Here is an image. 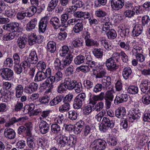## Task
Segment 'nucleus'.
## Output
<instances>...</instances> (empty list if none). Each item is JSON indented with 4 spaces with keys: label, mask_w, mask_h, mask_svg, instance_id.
<instances>
[{
    "label": "nucleus",
    "mask_w": 150,
    "mask_h": 150,
    "mask_svg": "<svg viewBox=\"0 0 150 150\" xmlns=\"http://www.w3.org/2000/svg\"><path fill=\"white\" fill-rule=\"evenodd\" d=\"M59 145L60 146H70L73 147L76 142V137L74 136L68 137L61 136L59 138Z\"/></svg>",
    "instance_id": "nucleus-1"
},
{
    "label": "nucleus",
    "mask_w": 150,
    "mask_h": 150,
    "mask_svg": "<svg viewBox=\"0 0 150 150\" xmlns=\"http://www.w3.org/2000/svg\"><path fill=\"white\" fill-rule=\"evenodd\" d=\"M106 145L107 143L104 140L98 139L91 142L90 147L93 150H103Z\"/></svg>",
    "instance_id": "nucleus-2"
},
{
    "label": "nucleus",
    "mask_w": 150,
    "mask_h": 150,
    "mask_svg": "<svg viewBox=\"0 0 150 150\" xmlns=\"http://www.w3.org/2000/svg\"><path fill=\"white\" fill-rule=\"evenodd\" d=\"M86 95L84 93L79 94L74 99L73 106L74 108L78 109L82 106L83 103L85 102Z\"/></svg>",
    "instance_id": "nucleus-3"
},
{
    "label": "nucleus",
    "mask_w": 150,
    "mask_h": 150,
    "mask_svg": "<svg viewBox=\"0 0 150 150\" xmlns=\"http://www.w3.org/2000/svg\"><path fill=\"white\" fill-rule=\"evenodd\" d=\"M114 126V123L112 120H110L106 117H104L102 120V123L99 127L101 131L105 132L109 128H112Z\"/></svg>",
    "instance_id": "nucleus-4"
},
{
    "label": "nucleus",
    "mask_w": 150,
    "mask_h": 150,
    "mask_svg": "<svg viewBox=\"0 0 150 150\" xmlns=\"http://www.w3.org/2000/svg\"><path fill=\"white\" fill-rule=\"evenodd\" d=\"M23 60L25 63V65L26 66L28 67H29L30 63H36L38 61V58L36 52L34 51L31 52L28 57H24Z\"/></svg>",
    "instance_id": "nucleus-5"
},
{
    "label": "nucleus",
    "mask_w": 150,
    "mask_h": 150,
    "mask_svg": "<svg viewBox=\"0 0 150 150\" xmlns=\"http://www.w3.org/2000/svg\"><path fill=\"white\" fill-rule=\"evenodd\" d=\"M1 75L4 79L10 80L13 78V72L11 69L8 68H4L1 69Z\"/></svg>",
    "instance_id": "nucleus-6"
},
{
    "label": "nucleus",
    "mask_w": 150,
    "mask_h": 150,
    "mask_svg": "<svg viewBox=\"0 0 150 150\" xmlns=\"http://www.w3.org/2000/svg\"><path fill=\"white\" fill-rule=\"evenodd\" d=\"M124 3V0H111V6L113 10H118L123 7Z\"/></svg>",
    "instance_id": "nucleus-7"
},
{
    "label": "nucleus",
    "mask_w": 150,
    "mask_h": 150,
    "mask_svg": "<svg viewBox=\"0 0 150 150\" xmlns=\"http://www.w3.org/2000/svg\"><path fill=\"white\" fill-rule=\"evenodd\" d=\"M105 63L108 69L110 71L115 70L118 68V65L112 57L107 59Z\"/></svg>",
    "instance_id": "nucleus-8"
},
{
    "label": "nucleus",
    "mask_w": 150,
    "mask_h": 150,
    "mask_svg": "<svg viewBox=\"0 0 150 150\" xmlns=\"http://www.w3.org/2000/svg\"><path fill=\"white\" fill-rule=\"evenodd\" d=\"M50 23L54 28L56 30L58 29L61 26H65L63 23H60L59 18L56 16L52 17L51 18Z\"/></svg>",
    "instance_id": "nucleus-9"
},
{
    "label": "nucleus",
    "mask_w": 150,
    "mask_h": 150,
    "mask_svg": "<svg viewBox=\"0 0 150 150\" xmlns=\"http://www.w3.org/2000/svg\"><path fill=\"white\" fill-rule=\"evenodd\" d=\"M105 94L103 92H101L100 94L97 95H93L90 96L89 98V103L92 105H94L96 102L98 100L102 101L104 98Z\"/></svg>",
    "instance_id": "nucleus-10"
},
{
    "label": "nucleus",
    "mask_w": 150,
    "mask_h": 150,
    "mask_svg": "<svg viewBox=\"0 0 150 150\" xmlns=\"http://www.w3.org/2000/svg\"><path fill=\"white\" fill-rule=\"evenodd\" d=\"M49 20V17L46 16L42 18L40 22L39 29L40 31L42 33H44L46 30Z\"/></svg>",
    "instance_id": "nucleus-11"
},
{
    "label": "nucleus",
    "mask_w": 150,
    "mask_h": 150,
    "mask_svg": "<svg viewBox=\"0 0 150 150\" xmlns=\"http://www.w3.org/2000/svg\"><path fill=\"white\" fill-rule=\"evenodd\" d=\"M24 61L23 60V62L21 64H15L14 66V70L15 72L18 74H19L22 72L23 67V69L25 71H27L29 67H26V66L25 64H26L25 62H24Z\"/></svg>",
    "instance_id": "nucleus-12"
},
{
    "label": "nucleus",
    "mask_w": 150,
    "mask_h": 150,
    "mask_svg": "<svg viewBox=\"0 0 150 150\" xmlns=\"http://www.w3.org/2000/svg\"><path fill=\"white\" fill-rule=\"evenodd\" d=\"M75 77V75H71V78H67L64 79L65 85L69 90H72L74 89V86L75 84L74 81Z\"/></svg>",
    "instance_id": "nucleus-13"
},
{
    "label": "nucleus",
    "mask_w": 150,
    "mask_h": 150,
    "mask_svg": "<svg viewBox=\"0 0 150 150\" xmlns=\"http://www.w3.org/2000/svg\"><path fill=\"white\" fill-rule=\"evenodd\" d=\"M101 84L104 90H107L109 89V86L111 82V79L110 77H105V78L101 79Z\"/></svg>",
    "instance_id": "nucleus-14"
},
{
    "label": "nucleus",
    "mask_w": 150,
    "mask_h": 150,
    "mask_svg": "<svg viewBox=\"0 0 150 150\" xmlns=\"http://www.w3.org/2000/svg\"><path fill=\"white\" fill-rule=\"evenodd\" d=\"M4 134L6 138L10 139H14L16 136L15 131L12 129L8 127L5 129Z\"/></svg>",
    "instance_id": "nucleus-15"
},
{
    "label": "nucleus",
    "mask_w": 150,
    "mask_h": 150,
    "mask_svg": "<svg viewBox=\"0 0 150 150\" xmlns=\"http://www.w3.org/2000/svg\"><path fill=\"white\" fill-rule=\"evenodd\" d=\"M143 27L141 24H136L134 26L132 32V36L134 37L139 36L141 33Z\"/></svg>",
    "instance_id": "nucleus-16"
},
{
    "label": "nucleus",
    "mask_w": 150,
    "mask_h": 150,
    "mask_svg": "<svg viewBox=\"0 0 150 150\" xmlns=\"http://www.w3.org/2000/svg\"><path fill=\"white\" fill-rule=\"evenodd\" d=\"M40 131L43 134L48 132L49 129V125L45 121H42L39 125Z\"/></svg>",
    "instance_id": "nucleus-17"
},
{
    "label": "nucleus",
    "mask_w": 150,
    "mask_h": 150,
    "mask_svg": "<svg viewBox=\"0 0 150 150\" xmlns=\"http://www.w3.org/2000/svg\"><path fill=\"white\" fill-rule=\"evenodd\" d=\"M90 13L87 12L77 11L74 13V16L77 18H84V19H88L90 17Z\"/></svg>",
    "instance_id": "nucleus-18"
},
{
    "label": "nucleus",
    "mask_w": 150,
    "mask_h": 150,
    "mask_svg": "<svg viewBox=\"0 0 150 150\" xmlns=\"http://www.w3.org/2000/svg\"><path fill=\"white\" fill-rule=\"evenodd\" d=\"M126 114V111L125 108L123 107H120L116 110L115 115L116 116L120 118H122L125 116Z\"/></svg>",
    "instance_id": "nucleus-19"
},
{
    "label": "nucleus",
    "mask_w": 150,
    "mask_h": 150,
    "mask_svg": "<svg viewBox=\"0 0 150 150\" xmlns=\"http://www.w3.org/2000/svg\"><path fill=\"white\" fill-rule=\"evenodd\" d=\"M17 42L18 46L20 49H23L25 47L27 42V38L23 37H19Z\"/></svg>",
    "instance_id": "nucleus-20"
},
{
    "label": "nucleus",
    "mask_w": 150,
    "mask_h": 150,
    "mask_svg": "<svg viewBox=\"0 0 150 150\" xmlns=\"http://www.w3.org/2000/svg\"><path fill=\"white\" fill-rule=\"evenodd\" d=\"M53 79H51L50 77L47 78V79L42 84V86L45 88H49V89H52L54 86Z\"/></svg>",
    "instance_id": "nucleus-21"
},
{
    "label": "nucleus",
    "mask_w": 150,
    "mask_h": 150,
    "mask_svg": "<svg viewBox=\"0 0 150 150\" xmlns=\"http://www.w3.org/2000/svg\"><path fill=\"white\" fill-rule=\"evenodd\" d=\"M37 23V20L36 18L32 19L28 23L26 27V30L29 31L32 30L35 28Z\"/></svg>",
    "instance_id": "nucleus-22"
},
{
    "label": "nucleus",
    "mask_w": 150,
    "mask_h": 150,
    "mask_svg": "<svg viewBox=\"0 0 150 150\" xmlns=\"http://www.w3.org/2000/svg\"><path fill=\"white\" fill-rule=\"evenodd\" d=\"M132 73V71L130 67H126L123 69L122 75L125 79H127L130 77Z\"/></svg>",
    "instance_id": "nucleus-23"
},
{
    "label": "nucleus",
    "mask_w": 150,
    "mask_h": 150,
    "mask_svg": "<svg viewBox=\"0 0 150 150\" xmlns=\"http://www.w3.org/2000/svg\"><path fill=\"white\" fill-rule=\"evenodd\" d=\"M59 54L61 57H64L66 55L69 56L70 54H72L69 51V47L66 45H64L62 47L59 51Z\"/></svg>",
    "instance_id": "nucleus-24"
},
{
    "label": "nucleus",
    "mask_w": 150,
    "mask_h": 150,
    "mask_svg": "<svg viewBox=\"0 0 150 150\" xmlns=\"http://www.w3.org/2000/svg\"><path fill=\"white\" fill-rule=\"evenodd\" d=\"M47 49L48 52L54 53L56 49V43L53 41H49L47 44Z\"/></svg>",
    "instance_id": "nucleus-25"
},
{
    "label": "nucleus",
    "mask_w": 150,
    "mask_h": 150,
    "mask_svg": "<svg viewBox=\"0 0 150 150\" xmlns=\"http://www.w3.org/2000/svg\"><path fill=\"white\" fill-rule=\"evenodd\" d=\"M140 117L139 113L136 112L134 111L129 112V120L130 122H133L134 120L138 119Z\"/></svg>",
    "instance_id": "nucleus-26"
},
{
    "label": "nucleus",
    "mask_w": 150,
    "mask_h": 150,
    "mask_svg": "<svg viewBox=\"0 0 150 150\" xmlns=\"http://www.w3.org/2000/svg\"><path fill=\"white\" fill-rule=\"evenodd\" d=\"M24 89L23 86L21 84H18L15 88L16 96L17 98L21 97L22 95Z\"/></svg>",
    "instance_id": "nucleus-27"
},
{
    "label": "nucleus",
    "mask_w": 150,
    "mask_h": 150,
    "mask_svg": "<svg viewBox=\"0 0 150 150\" xmlns=\"http://www.w3.org/2000/svg\"><path fill=\"white\" fill-rule=\"evenodd\" d=\"M150 86V83L147 80L144 81L140 85L141 91L144 93L147 91Z\"/></svg>",
    "instance_id": "nucleus-28"
},
{
    "label": "nucleus",
    "mask_w": 150,
    "mask_h": 150,
    "mask_svg": "<svg viewBox=\"0 0 150 150\" xmlns=\"http://www.w3.org/2000/svg\"><path fill=\"white\" fill-rule=\"evenodd\" d=\"M37 144L39 147L44 149L46 146L48 145L47 141L45 139L40 138H37L36 140Z\"/></svg>",
    "instance_id": "nucleus-29"
},
{
    "label": "nucleus",
    "mask_w": 150,
    "mask_h": 150,
    "mask_svg": "<svg viewBox=\"0 0 150 150\" xmlns=\"http://www.w3.org/2000/svg\"><path fill=\"white\" fill-rule=\"evenodd\" d=\"M63 75L62 72L60 71H57L55 74L54 76H50L51 79H53V82H58L59 81L62 79Z\"/></svg>",
    "instance_id": "nucleus-30"
},
{
    "label": "nucleus",
    "mask_w": 150,
    "mask_h": 150,
    "mask_svg": "<svg viewBox=\"0 0 150 150\" xmlns=\"http://www.w3.org/2000/svg\"><path fill=\"white\" fill-rule=\"evenodd\" d=\"M58 2V0H51L48 5L47 11L49 12H52L57 6Z\"/></svg>",
    "instance_id": "nucleus-31"
},
{
    "label": "nucleus",
    "mask_w": 150,
    "mask_h": 150,
    "mask_svg": "<svg viewBox=\"0 0 150 150\" xmlns=\"http://www.w3.org/2000/svg\"><path fill=\"white\" fill-rule=\"evenodd\" d=\"M73 57V55L70 54L69 56H66V58L62 60V64L63 66V68L66 66L69 65L71 62Z\"/></svg>",
    "instance_id": "nucleus-32"
},
{
    "label": "nucleus",
    "mask_w": 150,
    "mask_h": 150,
    "mask_svg": "<svg viewBox=\"0 0 150 150\" xmlns=\"http://www.w3.org/2000/svg\"><path fill=\"white\" fill-rule=\"evenodd\" d=\"M83 28V24L81 21L76 23L73 28V30L76 33H79L81 31Z\"/></svg>",
    "instance_id": "nucleus-33"
},
{
    "label": "nucleus",
    "mask_w": 150,
    "mask_h": 150,
    "mask_svg": "<svg viewBox=\"0 0 150 150\" xmlns=\"http://www.w3.org/2000/svg\"><path fill=\"white\" fill-rule=\"evenodd\" d=\"M120 55L121 56V58L123 62L126 63H127L129 61L128 57L123 51H121L120 53L115 52L113 54V56L114 57H117Z\"/></svg>",
    "instance_id": "nucleus-34"
},
{
    "label": "nucleus",
    "mask_w": 150,
    "mask_h": 150,
    "mask_svg": "<svg viewBox=\"0 0 150 150\" xmlns=\"http://www.w3.org/2000/svg\"><path fill=\"white\" fill-rule=\"evenodd\" d=\"M46 78L45 74H44V72L40 71L38 72L36 75L35 78V81H42Z\"/></svg>",
    "instance_id": "nucleus-35"
},
{
    "label": "nucleus",
    "mask_w": 150,
    "mask_h": 150,
    "mask_svg": "<svg viewBox=\"0 0 150 150\" xmlns=\"http://www.w3.org/2000/svg\"><path fill=\"white\" fill-rule=\"evenodd\" d=\"M128 99L127 95L126 94H121L119 96H116L115 101L117 100V103H120L123 101H126Z\"/></svg>",
    "instance_id": "nucleus-36"
},
{
    "label": "nucleus",
    "mask_w": 150,
    "mask_h": 150,
    "mask_svg": "<svg viewBox=\"0 0 150 150\" xmlns=\"http://www.w3.org/2000/svg\"><path fill=\"white\" fill-rule=\"evenodd\" d=\"M11 33L4 35L3 37V40H4L7 41L11 40L14 39L15 37H18V35L15 33Z\"/></svg>",
    "instance_id": "nucleus-37"
},
{
    "label": "nucleus",
    "mask_w": 150,
    "mask_h": 150,
    "mask_svg": "<svg viewBox=\"0 0 150 150\" xmlns=\"http://www.w3.org/2000/svg\"><path fill=\"white\" fill-rule=\"evenodd\" d=\"M12 24L13 29L14 32L12 33H16L18 35V37L19 35L21 34V28L20 27V25L19 24L16 22H13L11 23Z\"/></svg>",
    "instance_id": "nucleus-38"
},
{
    "label": "nucleus",
    "mask_w": 150,
    "mask_h": 150,
    "mask_svg": "<svg viewBox=\"0 0 150 150\" xmlns=\"http://www.w3.org/2000/svg\"><path fill=\"white\" fill-rule=\"evenodd\" d=\"M85 60V58L84 56L82 55H79L76 56L74 59V63L76 65H80L83 63Z\"/></svg>",
    "instance_id": "nucleus-39"
},
{
    "label": "nucleus",
    "mask_w": 150,
    "mask_h": 150,
    "mask_svg": "<svg viewBox=\"0 0 150 150\" xmlns=\"http://www.w3.org/2000/svg\"><path fill=\"white\" fill-rule=\"evenodd\" d=\"M94 56L98 58H101L103 56V52L100 49L95 48L92 51Z\"/></svg>",
    "instance_id": "nucleus-40"
},
{
    "label": "nucleus",
    "mask_w": 150,
    "mask_h": 150,
    "mask_svg": "<svg viewBox=\"0 0 150 150\" xmlns=\"http://www.w3.org/2000/svg\"><path fill=\"white\" fill-rule=\"evenodd\" d=\"M70 108V104L66 103L61 105L59 108V111L63 113L68 111Z\"/></svg>",
    "instance_id": "nucleus-41"
},
{
    "label": "nucleus",
    "mask_w": 150,
    "mask_h": 150,
    "mask_svg": "<svg viewBox=\"0 0 150 150\" xmlns=\"http://www.w3.org/2000/svg\"><path fill=\"white\" fill-rule=\"evenodd\" d=\"M81 123H82L81 121L77 122L75 125L74 132L76 134L79 133L83 129V126L81 124Z\"/></svg>",
    "instance_id": "nucleus-42"
},
{
    "label": "nucleus",
    "mask_w": 150,
    "mask_h": 150,
    "mask_svg": "<svg viewBox=\"0 0 150 150\" xmlns=\"http://www.w3.org/2000/svg\"><path fill=\"white\" fill-rule=\"evenodd\" d=\"M8 98V94L3 90L0 91V100L3 102H7Z\"/></svg>",
    "instance_id": "nucleus-43"
},
{
    "label": "nucleus",
    "mask_w": 150,
    "mask_h": 150,
    "mask_svg": "<svg viewBox=\"0 0 150 150\" xmlns=\"http://www.w3.org/2000/svg\"><path fill=\"white\" fill-rule=\"evenodd\" d=\"M38 40L37 36L35 33L31 34L29 38L28 42L30 45L34 44Z\"/></svg>",
    "instance_id": "nucleus-44"
},
{
    "label": "nucleus",
    "mask_w": 150,
    "mask_h": 150,
    "mask_svg": "<svg viewBox=\"0 0 150 150\" xmlns=\"http://www.w3.org/2000/svg\"><path fill=\"white\" fill-rule=\"evenodd\" d=\"M85 43L86 45L88 47L93 46L97 47L99 45V44L97 41L90 39L85 40Z\"/></svg>",
    "instance_id": "nucleus-45"
},
{
    "label": "nucleus",
    "mask_w": 150,
    "mask_h": 150,
    "mask_svg": "<svg viewBox=\"0 0 150 150\" xmlns=\"http://www.w3.org/2000/svg\"><path fill=\"white\" fill-rule=\"evenodd\" d=\"M52 132L54 134H58L61 131L60 126L57 124H52L51 126Z\"/></svg>",
    "instance_id": "nucleus-46"
},
{
    "label": "nucleus",
    "mask_w": 150,
    "mask_h": 150,
    "mask_svg": "<svg viewBox=\"0 0 150 150\" xmlns=\"http://www.w3.org/2000/svg\"><path fill=\"white\" fill-rule=\"evenodd\" d=\"M101 44L106 50H110L112 48V47L110 42H108L105 40H101Z\"/></svg>",
    "instance_id": "nucleus-47"
},
{
    "label": "nucleus",
    "mask_w": 150,
    "mask_h": 150,
    "mask_svg": "<svg viewBox=\"0 0 150 150\" xmlns=\"http://www.w3.org/2000/svg\"><path fill=\"white\" fill-rule=\"evenodd\" d=\"M83 41L79 39H76L72 42L73 46L75 47H79L83 46Z\"/></svg>",
    "instance_id": "nucleus-48"
},
{
    "label": "nucleus",
    "mask_w": 150,
    "mask_h": 150,
    "mask_svg": "<svg viewBox=\"0 0 150 150\" xmlns=\"http://www.w3.org/2000/svg\"><path fill=\"white\" fill-rule=\"evenodd\" d=\"M127 91L130 94H135L138 93V89L137 86H131L128 87L127 89Z\"/></svg>",
    "instance_id": "nucleus-49"
},
{
    "label": "nucleus",
    "mask_w": 150,
    "mask_h": 150,
    "mask_svg": "<svg viewBox=\"0 0 150 150\" xmlns=\"http://www.w3.org/2000/svg\"><path fill=\"white\" fill-rule=\"evenodd\" d=\"M36 8L34 6L30 7L28 11L26 12L27 17H30L33 16L37 11Z\"/></svg>",
    "instance_id": "nucleus-50"
},
{
    "label": "nucleus",
    "mask_w": 150,
    "mask_h": 150,
    "mask_svg": "<svg viewBox=\"0 0 150 150\" xmlns=\"http://www.w3.org/2000/svg\"><path fill=\"white\" fill-rule=\"evenodd\" d=\"M62 100V98L58 96L53 99L50 102V104L51 106L56 105L61 102Z\"/></svg>",
    "instance_id": "nucleus-51"
},
{
    "label": "nucleus",
    "mask_w": 150,
    "mask_h": 150,
    "mask_svg": "<svg viewBox=\"0 0 150 150\" xmlns=\"http://www.w3.org/2000/svg\"><path fill=\"white\" fill-rule=\"evenodd\" d=\"M107 35L108 39H115L117 35L116 31L113 29L109 30Z\"/></svg>",
    "instance_id": "nucleus-52"
},
{
    "label": "nucleus",
    "mask_w": 150,
    "mask_h": 150,
    "mask_svg": "<svg viewBox=\"0 0 150 150\" xmlns=\"http://www.w3.org/2000/svg\"><path fill=\"white\" fill-rule=\"evenodd\" d=\"M132 52L133 54H137L142 53V48L138 45H134L133 47Z\"/></svg>",
    "instance_id": "nucleus-53"
},
{
    "label": "nucleus",
    "mask_w": 150,
    "mask_h": 150,
    "mask_svg": "<svg viewBox=\"0 0 150 150\" xmlns=\"http://www.w3.org/2000/svg\"><path fill=\"white\" fill-rule=\"evenodd\" d=\"M68 117L72 120H76L77 117V113L74 110H71L68 112Z\"/></svg>",
    "instance_id": "nucleus-54"
},
{
    "label": "nucleus",
    "mask_w": 150,
    "mask_h": 150,
    "mask_svg": "<svg viewBox=\"0 0 150 150\" xmlns=\"http://www.w3.org/2000/svg\"><path fill=\"white\" fill-rule=\"evenodd\" d=\"M13 64V61L12 58L8 57L4 61V65L5 67H11Z\"/></svg>",
    "instance_id": "nucleus-55"
},
{
    "label": "nucleus",
    "mask_w": 150,
    "mask_h": 150,
    "mask_svg": "<svg viewBox=\"0 0 150 150\" xmlns=\"http://www.w3.org/2000/svg\"><path fill=\"white\" fill-rule=\"evenodd\" d=\"M142 101L143 103L146 105H148L150 103V96L146 94L143 95L142 98Z\"/></svg>",
    "instance_id": "nucleus-56"
},
{
    "label": "nucleus",
    "mask_w": 150,
    "mask_h": 150,
    "mask_svg": "<svg viewBox=\"0 0 150 150\" xmlns=\"http://www.w3.org/2000/svg\"><path fill=\"white\" fill-rule=\"evenodd\" d=\"M113 93V92L111 90L108 91L105 94V100H110L111 101H112L114 97Z\"/></svg>",
    "instance_id": "nucleus-57"
},
{
    "label": "nucleus",
    "mask_w": 150,
    "mask_h": 150,
    "mask_svg": "<svg viewBox=\"0 0 150 150\" xmlns=\"http://www.w3.org/2000/svg\"><path fill=\"white\" fill-rule=\"evenodd\" d=\"M106 74V71L103 69H100L96 74V78H105V77H108L105 76Z\"/></svg>",
    "instance_id": "nucleus-58"
},
{
    "label": "nucleus",
    "mask_w": 150,
    "mask_h": 150,
    "mask_svg": "<svg viewBox=\"0 0 150 150\" xmlns=\"http://www.w3.org/2000/svg\"><path fill=\"white\" fill-rule=\"evenodd\" d=\"M35 106L33 103H30L25 105L24 108V112L25 111V113L28 112L33 110L35 108Z\"/></svg>",
    "instance_id": "nucleus-59"
},
{
    "label": "nucleus",
    "mask_w": 150,
    "mask_h": 150,
    "mask_svg": "<svg viewBox=\"0 0 150 150\" xmlns=\"http://www.w3.org/2000/svg\"><path fill=\"white\" fill-rule=\"evenodd\" d=\"M66 86L65 85L64 82L62 83L58 86L57 89V91L59 93H62L67 89Z\"/></svg>",
    "instance_id": "nucleus-60"
},
{
    "label": "nucleus",
    "mask_w": 150,
    "mask_h": 150,
    "mask_svg": "<svg viewBox=\"0 0 150 150\" xmlns=\"http://www.w3.org/2000/svg\"><path fill=\"white\" fill-rule=\"evenodd\" d=\"M74 72L73 66L72 65H70L66 69L65 73L67 76H69L71 75H73Z\"/></svg>",
    "instance_id": "nucleus-61"
},
{
    "label": "nucleus",
    "mask_w": 150,
    "mask_h": 150,
    "mask_svg": "<svg viewBox=\"0 0 150 150\" xmlns=\"http://www.w3.org/2000/svg\"><path fill=\"white\" fill-rule=\"evenodd\" d=\"M103 103L101 101H100L97 103L94 106L93 109L97 111H99L103 108Z\"/></svg>",
    "instance_id": "nucleus-62"
},
{
    "label": "nucleus",
    "mask_w": 150,
    "mask_h": 150,
    "mask_svg": "<svg viewBox=\"0 0 150 150\" xmlns=\"http://www.w3.org/2000/svg\"><path fill=\"white\" fill-rule=\"evenodd\" d=\"M25 16L27 17L26 12L24 11H19L16 15L17 18L20 20L23 19Z\"/></svg>",
    "instance_id": "nucleus-63"
},
{
    "label": "nucleus",
    "mask_w": 150,
    "mask_h": 150,
    "mask_svg": "<svg viewBox=\"0 0 150 150\" xmlns=\"http://www.w3.org/2000/svg\"><path fill=\"white\" fill-rule=\"evenodd\" d=\"M50 100V97L46 95L39 98V101L41 104H45L48 103Z\"/></svg>",
    "instance_id": "nucleus-64"
}]
</instances>
